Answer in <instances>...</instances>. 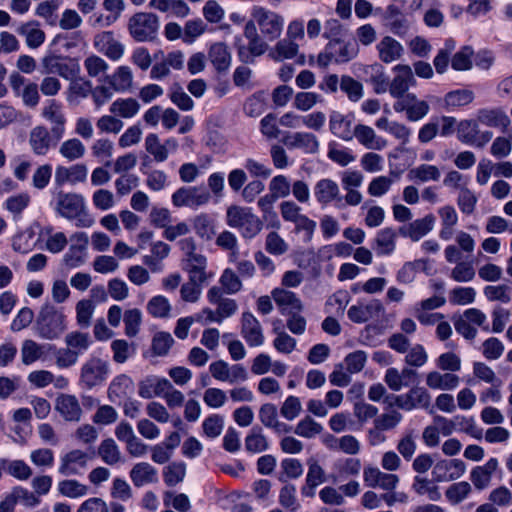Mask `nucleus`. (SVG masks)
I'll return each mask as SVG.
<instances>
[{"label":"nucleus","instance_id":"obj_24","mask_svg":"<svg viewBox=\"0 0 512 512\" xmlns=\"http://www.w3.org/2000/svg\"><path fill=\"white\" fill-rule=\"evenodd\" d=\"M352 124L353 118L351 115H345L339 111H332L329 115L330 132L343 141L353 139L354 128Z\"/></svg>","mask_w":512,"mask_h":512},{"label":"nucleus","instance_id":"obj_1","mask_svg":"<svg viewBox=\"0 0 512 512\" xmlns=\"http://www.w3.org/2000/svg\"><path fill=\"white\" fill-rule=\"evenodd\" d=\"M55 211L65 219L75 220L77 227L89 228L94 224V218L89 214L81 194L60 191L56 197Z\"/></svg>","mask_w":512,"mask_h":512},{"label":"nucleus","instance_id":"obj_34","mask_svg":"<svg viewBox=\"0 0 512 512\" xmlns=\"http://www.w3.org/2000/svg\"><path fill=\"white\" fill-rule=\"evenodd\" d=\"M384 19L387 21V25L392 33L399 36L407 33L409 23L396 5L390 4L387 6Z\"/></svg>","mask_w":512,"mask_h":512},{"label":"nucleus","instance_id":"obj_58","mask_svg":"<svg viewBox=\"0 0 512 512\" xmlns=\"http://www.w3.org/2000/svg\"><path fill=\"white\" fill-rule=\"evenodd\" d=\"M186 475V465L183 462H172L164 468L163 477L168 486L182 482Z\"/></svg>","mask_w":512,"mask_h":512},{"label":"nucleus","instance_id":"obj_59","mask_svg":"<svg viewBox=\"0 0 512 512\" xmlns=\"http://www.w3.org/2000/svg\"><path fill=\"white\" fill-rule=\"evenodd\" d=\"M265 250L274 256H281L289 250L288 243L275 231L269 232L265 238Z\"/></svg>","mask_w":512,"mask_h":512},{"label":"nucleus","instance_id":"obj_10","mask_svg":"<svg viewBox=\"0 0 512 512\" xmlns=\"http://www.w3.org/2000/svg\"><path fill=\"white\" fill-rule=\"evenodd\" d=\"M394 404L405 411L427 409L431 404V395L426 388L414 386L406 394L394 396Z\"/></svg>","mask_w":512,"mask_h":512},{"label":"nucleus","instance_id":"obj_26","mask_svg":"<svg viewBox=\"0 0 512 512\" xmlns=\"http://www.w3.org/2000/svg\"><path fill=\"white\" fill-rule=\"evenodd\" d=\"M498 468L496 458L489 459L484 465L474 467L470 472V480L477 490H484L489 487L492 476Z\"/></svg>","mask_w":512,"mask_h":512},{"label":"nucleus","instance_id":"obj_13","mask_svg":"<svg viewBox=\"0 0 512 512\" xmlns=\"http://www.w3.org/2000/svg\"><path fill=\"white\" fill-rule=\"evenodd\" d=\"M363 479L368 487L387 491L394 490L399 483V477L396 474L386 473L372 466L364 468Z\"/></svg>","mask_w":512,"mask_h":512},{"label":"nucleus","instance_id":"obj_63","mask_svg":"<svg viewBox=\"0 0 512 512\" xmlns=\"http://www.w3.org/2000/svg\"><path fill=\"white\" fill-rule=\"evenodd\" d=\"M474 100V94L470 90L460 89L447 93L444 101L447 107H460L470 104Z\"/></svg>","mask_w":512,"mask_h":512},{"label":"nucleus","instance_id":"obj_33","mask_svg":"<svg viewBox=\"0 0 512 512\" xmlns=\"http://www.w3.org/2000/svg\"><path fill=\"white\" fill-rule=\"evenodd\" d=\"M70 84L67 89V102L70 104H79L80 101L92 92V84L89 80L78 75L68 79Z\"/></svg>","mask_w":512,"mask_h":512},{"label":"nucleus","instance_id":"obj_51","mask_svg":"<svg viewBox=\"0 0 512 512\" xmlns=\"http://www.w3.org/2000/svg\"><path fill=\"white\" fill-rule=\"evenodd\" d=\"M219 283L221 285L219 287L222 289L223 294L233 295L240 292L243 288V284L239 276L230 268H227L222 272L219 278Z\"/></svg>","mask_w":512,"mask_h":512},{"label":"nucleus","instance_id":"obj_37","mask_svg":"<svg viewBox=\"0 0 512 512\" xmlns=\"http://www.w3.org/2000/svg\"><path fill=\"white\" fill-rule=\"evenodd\" d=\"M209 60L218 72L228 70L231 65V54L223 42H217L210 46L208 52Z\"/></svg>","mask_w":512,"mask_h":512},{"label":"nucleus","instance_id":"obj_45","mask_svg":"<svg viewBox=\"0 0 512 512\" xmlns=\"http://www.w3.org/2000/svg\"><path fill=\"white\" fill-rule=\"evenodd\" d=\"M208 279H198L197 277H190L187 282L182 284L180 288L181 299L185 302L195 303L199 300L202 293V285Z\"/></svg>","mask_w":512,"mask_h":512},{"label":"nucleus","instance_id":"obj_27","mask_svg":"<svg viewBox=\"0 0 512 512\" xmlns=\"http://www.w3.org/2000/svg\"><path fill=\"white\" fill-rule=\"evenodd\" d=\"M353 137L359 144L369 150H382L387 146V141L378 136L374 129L368 125L357 124L354 127Z\"/></svg>","mask_w":512,"mask_h":512},{"label":"nucleus","instance_id":"obj_42","mask_svg":"<svg viewBox=\"0 0 512 512\" xmlns=\"http://www.w3.org/2000/svg\"><path fill=\"white\" fill-rule=\"evenodd\" d=\"M473 486L467 481L455 482L445 490V497L451 505H458L472 493Z\"/></svg>","mask_w":512,"mask_h":512},{"label":"nucleus","instance_id":"obj_9","mask_svg":"<svg viewBox=\"0 0 512 512\" xmlns=\"http://www.w3.org/2000/svg\"><path fill=\"white\" fill-rule=\"evenodd\" d=\"M393 109L398 113L404 112L409 121L417 122L428 115L430 105L427 101L419 99L416 94L410 93L396 101Z\"/></svg>","mask_w":512,"mask_h":512},{"label":"nucleus","instance_id":"obj_48","mask_svg":"<svg viewBox=\"0 0 512 512\" xmlns=\"http://www.w3.org/2000/svg\"><path fill=\"white\" fill-rule=\"evenodd\" d=\"M140 109V104L133 98L118 99L110 106V112L122 118L135 116Z\"/></svg>","mask_w":512,"mask_h":512},{"label":"nucleus","instance_id":"obj_16","mask_svg":"<svg viewBox=\"0 0 512 512\" xmlns=\"http://www.w3.org/2000/svg\"><path fill=\"white\" fill-rule=\"evenodd\" d=\"M89 459L86 452L80 449L71 450L61 457L58 471L63 476L80 474L87 467Z\"/></svg>","mask_w":512,"mask_h":512},{"label":"nucleus","instance_id":"obj_62","mask_svg":"<svg viewBox=\"0 0 512 512\" xmlns=\"http://www.w3.org/2000/svg\"><path fill=\"white\" fill-rule=\"evenodd\" d=\"M473 49L469 46L461 48L451 59V66L456 71H466L472 68Z\"/></svg>","mask_w":512,"mask_h":512},{"label":"nucleus","instance_id":"obj_47","mask_svg":"<svg viewBox=\"0 0 512 512\" xmlns=\"http://www.w3.org/2000/svg\"><path fill=\"white\" fill-rule=\"evenodd\" d=\"M412 489L418 495H426L430 501H438L441 498L439 487L426 477L416 476L412 484Z\"/></svg>","mask_w":512,"mask_h":512},{"label":"nucleus","instance_id":"obj_11","mask_svg":"<svg viewBox=\"0 0 512 512\" xmlns=\"http://www.w3.org/2000/svg\"><path fill=\"white\" fill-rule=\"evenodd\" d=\"M44 72L47 74H58L68 80L79 75L80 66L73 59H64L60 56L50 55L42 60Z\"/></svg>","mask_w":512,"mask_h":512},{"label":"nucleus","instance_id":"obj_7","mask_svg":"<svg viewBox=\"0 0 512 512\" xmlns=\"http://www.w3.org/2000/svg\"><path fill=\"white\" fill-rule=\"evenodd\" d=\"M109 364L98 357L88 359L81 367L80 381L87 389H92L106 381Z\"/></svg>","mask_w":512,"mask_h":512},{"label":"nucleus","instance_id":"obj_64","mask_svg":"<svg viewBox=\"0 0 512 512\" xmlns=\"http://www.w3.org/2000/svg\"><path fill=\"white\" fill-rule=\"evenodd\" d=\"M94 312L93 302L89 299H82L76 304L77 324L82 328H88Z\"/></svg>","mask_w":512,"mask_h":512},{"label":"nucleus","instance_id":"obj_38","mask_svg":"<svg viewBox=\"0 0 512 512\" xmlns=\"http://www.w3.org/2000/svg\"><path fill=\"white\" fill-rule=\"evenodd\" d=\"M299 51V46L297 43L292 41L291 39H281L279 40L275 46L269 51L268 56L277 62L292 59L294 58Z\"/></svg>","mask_w":512,"mask_h":512},{"label":"nucleus","instance_id":"obj_39","mask_svg":"<svg viewBox=\"0 0 512 512\" xmlns=\"http://www.w3.org/2000/svg\"><path fill=\"white\" fill-rule=\"evenodd\" d=\"M58 152L64 159L73 162L85 155L86 148L80 139L73 137L63 141Z\"/></svg>","mask_w":512,"mask_h":512},{"label":"nucleus","instance_id":"obj_14","mask_svg":"<svg viewBox=\"0 0 512 512\" xmlns=\"http://www.w3.org/2000/svg\"><path fill=\"white\" fill-rule=\"evenodd\" d=\"M382 303L373 299L368 303H358L348 309L347 316L354 323H365L371 319L378 318L384 313Z\"/></svg>","mask_w":512,"mask_h":512},{"label":"nucleus","instance_id":"obj_12","mask_svg":"<svg viewBox=\"0 0 512 512\" xmlns=\"http://www.w3.org/2000/svg\"><path fill=\"white\" fill-rule=\"evenodd\" d=\"M466 472V464L461 459L439 460L432 471L437 482H451L460 479Z\"/></svg>","mask_w":512,"mask_h":512},{"label":"nucleus","instance_id":"obj_4","mask_svg":"<svg viewBox=\"0 0 512 512\" xmlns=\"http://www.w3.org/2000/svg\"><path fill=\"white\" fill-rule=\"evenodd\" d=\"M65 316L53 306L42 307L36 321V330L41 338L53 340L65 330Z\"/></svg>","mask_w":512,"mask_h":512},{"label":"nucleus","instance_id":"obj_18","mask_svg":"<svg viewBox=\"0 0 512 512\" xmlns=\"http://www.w3.org/2000/svg\"><path fill=\"white\" fill-rule=\"evenodd\" d=\"M42 116L52 124L51 133L56 141L62 139L65 133L66 117L62 106L56 100H50L42 109Z\"/></svg>","mask_w":512,"mask_h":512},{"label":"nucleus","instance_id":"obj_52","mask_svg":"<svg viewBox=\"0 0 512 512\" xmlns=\"http://www.w3.org/2000/svg\"><path fill=\"white\" fill-rule=\"evenodd\" d=\"M45 354L44 346L34 340L27 339L21 347V358L24 365H31Z\"/></svg>","mask_w":512,"mask_h":512},{"label":"nucleus","instance_id":"obj_20","mask_svg":"<svg viewBox=\"0 0 512 512\" xmlns=\"http://www.w3.org/2000/svg\"><path fill=\"white\" fill-rule=\"evenodd\" d=\"M241 335L250 347H258L264 343L261 324L250 312H244L242 314Z\"/></svg>","mask_w":512,"mask_h":512},{"label":"nucleus","instance_id":"obj_53","mask_svg":"<svg viewBox=\"0 0 512 512\" xmlns=\"http://www.w3.org/2000/svg\"><path fill=\"white\" fill-rule=\"evenodd\" d=\"M182 266L190 277H197L198 279H209L212 276L206 270L207 258L203 254L193 258Z\"/></svg>","mask_w":512,"mask_h":512},{"label":"nucleus","instance_id":"obj_60","mask_svg":"<svg viewBox=\"0 0 512 512\" xmlns=\"http://www.w3.org/2000/svg\"><path fill=\"white\" fill-rule=\"evenodd\" d=\"M147 311L155 318H165L170 314L171 305L166 297L158 295L148 301Z\"/></svg>","mask_w":512,"mask_h":512},{"label":"nucleus","instance_id":"obj_46","mask_svg":"<svg viewBox=\"0 0 512 512\" xmlns=\"http://www.w3.org/2000/svg\"><path fill=\"white\" fill-rule=\"evenodd\" d=\"M17 32L25 37L26 44L30 48L39 47L45 40L44 32L38 28L35 22H28L18 27Z\"/></svg>","mask_w":512,"mask_h":512},{"label":"nucleus","instance_id":"obj_30","mask_svg":"<svg viewBox=\"0 0 512 512\" xmlns=\"http://www.w3.org/2000/svg\"><path fill=\"white\" fill-rule=\"evenodd\" d=\"M271 294L283 315L300 312L303 309L301 300L291 291L275 288Z\"/></svg>","mask_w":512,"mask_h":512},{"label":"nucleus","instance_id":"obj_36","mask_svg":"<svg viewBox=\"0 0 512 512\" xmlns=\"http://www.w3.org/2000/svg\"><path fill=\"white\" fill-rule=\"evenodd\" d=\"M477 122L493 128H506L509 123V117L500 108L481 109L477 113Z\"/></svg>","mask_w":512,"mask_h":512},{"label":"nucleus","instance_id":"obj_22","mask_svg":"<svg viewBox=\"0 0 512 512\" xmlns=\"http://www.w3.org/2000/svg\"><path fill=\"white\" fill-rule=\"evenodd\" d=\"M88 170L84 164H75L69 167L58 165L55 169L54 183L58 187L70 183L72 185L86 180Z\"/></svg>","mask_w":512,"mask_h":512},{"label":"nucleus","instance_id":"obj_31","mask_svg":"<svg viewBox=\"0 0 512 512\" xmlns=\"http://www.w3.org/2000/svg\"><path fill=\"white\" fill-rule=\"evenodd\" d=\"M282 141L287 147L300 148L306 153H316L319 147L317 137L308 132L287 134Z\"/></svg>","mask_w":512,"mask_h":512},{"label":"nucleus","instance_id":"obj_3","mask_svg":"<svg viewBox=\"0 0 512 512\" xmlns=\"http://www.w3.org/2000/svg\"><path fill=\"white\" fill-rule=\"evenodd\" d=\"M251 17L257 23L261 35L267 41H275L282 35L284 18L277 12L255 5L251 9Z\"/></svg>","mask_w":512,"mask_h":512},{"label":"nucleus","instance_id":"obj_28","mask_svg":"<svg viewBox=\"0 0 512 512\" xmlns=\"http://www.w3.org/2000/svg\"><path fill=\"white\" fill-rule=\"evenodd\" d=\"M129 477L135 487H143L158 482V471L148 462H138L131 468Z\"/></svg>","mask_w":512,"mask_h":512},{"label":"nucleus","instance_id":"obj_57","mask_svg":"<svg viewBox=\"0 0 512 512\" xmlns=\"http://www.w3.org/2000/svg\"><path fill=\"white\" fill-rule=\"evenodd\" d=\"M340 89L346 93L348 99L357 102L363 97V85L348 75H343L340 79Z\"/></svg>","mask_w":512,"mask_h":512},{"label":"nucleus","instance_id":"obj_29","mask_svg":"<svg viewBox=\"0 0 512 512\" xmlns=\"http://www.w3.org/2000/svg\"><path fill=\"white\" fill-rule=\"evenodd\" d=\"M379 59L386 63L399 60L404 52L402 44L391 36L383 37L376 45Z\"/></svg>","mask_w":512,"mask_h":512},{"label":"nucleus","instance_id":"obj_21","mask_svg":"<svg viewBox=\"0 0 512 512\" xmlns=\"http://www.w3.org/2000/svg\"><path fill=\"white\" fill-rule=\"evenodd\" d=\"M59 141L53 137L51 131L44 126L34 127L29 134V144L32 151L39 156H45Z\"/></svg>","mask_w":512,"mask_h":512},{"label":"nucleus","instance_id":"obj_5","mask_svg":"<svg viewBox=\"0 0 512 512\" xmlns=\"http://www.w3.org/2000/svg\"><path fill=\"white\" fill-rule=\"evenodd\" d=\"M158 28V17L152 13H136L128 22L129 33L138 42L154 40L157 35Z\"/></svg>","mask_w":512,"mask_h":512},{"label":"nucleus","instance_id":"obj_17","mask_svg":"<svg viewBox=\"0 0 512 512\" xmlns=\"http://www.w3.org/2000/svg\"><path fill=\"white\" fill-rule=\"evenodd\" d=\"M207 299L212 305H216V311L220 322L233 316L238 310V304L234 299L224 297L223 291L218 286H212L207 291Z\"/></svg>","mask_w":512,"mask_h":512},{"label":"nucleus","instance_id":"obj_32","mask_svg":"<svg viewBox=\"0 0 512 512\" xmlns=\"http://www.w3.org/2000/svg\"><path fill=\"white\" fill-rule=\"evenodd\" d=\"M105 82L116 92H125L133 86V73L129 66H119L112 75L105 77Z\"/></svg>","mask_w":512,"mask_h":512},{"label":"nucleus","instance_id":"obj_61","mask_svg":"<svg viewBox=\"0 0 512 512\" xmlns=\"http://www.w3.org/2000/svg\"><path fill=\"white\" fill-rule=\"evenodd\" d=\"M322 430L323 427L321 424L310 416H306L298 422L294 432L301 437L310 439L320 434Z\"/></svg>","mask_w":512,"mask_h":512},{"label":"nucleus","instance_id":"obj_56","mask_svg":"<svg viewBox=\"0 0 512 512\" xmlns=\"http://www.w3.org/2000/svg\"><path fill=\"white\" fill-rule=\"evenodd\" d=\"M269 444L260 428H253L245 438V448L251 453H261L268 449Z\"/></svg>","mask_w":512,"mask_h":512},{"label":"nucleus","instance_id":"obj_15","mask_svg":"<svg viewBox=\"0 0 512 512\" xmlns=\"http://www.w3.org/2000/svg\"><path fill=\"white\" fill-rule=\"evenodd\" d=\"M313 194L321 207H326L333 202H340L342 200L338 183L330 178L318 180L313 187Z\"/></svg>","mask_w":512,"mask_h":512},{"label":"nucleus","instance_id":"obj_50","mask_svg":"<svg viewBox=\"0 0 512 512\" xmlns=\"http://www.w3.org/2000/svg\"><path fill=\"white\" fill-rule=\"evenodd\" d=\"M244 50V47L239 48V56L243 61L249 63L253 62L254 57H259L266 53L269 50V45L267 44L266 39L263 38L262 35H259L248 40L247 51L252 56L251 59H249V55H245Z\"/></svg>","mask_w":512,"mask_h":512},{"label":"nucleus","instance_id":"obj_43","mask_svg":"<svg viewBox=\"0 0 512 512\" xmlns=\"http://www.w3.org/2000/svg\"><path fill=\"white\" fill-rule=\"evenodd\" d=\"M58 492L67 498L76 499L86 496L89 487L76 479H64L58 482Z\"/></svg>","mask_w":512,"mask_h":512},{"label":"nucleus","instance_id":"obj_49","mask_svg":"<svg viewBox=\"0 0 512 512\" xmlns=\"http://www.w3.org/2000/svg\"><path fill=\"white\" fill-rule=\"evenodd\" d=\"M98 454L108 465H115L121 460V451L112 438H107L98 447Z\"/></svg>","mask_w":512,"mask_h":512},{"label":"nucleus","instance_id":"obj_55","mask_svg":"<svg viewBox=\"0 0 512 512\" xmlns=\"http://www.w3.org/2000/svg\"><path fill=\"white\" fill-rule=\"evenodd\" d=\"M479 122L477 120H464L458 126V138L466 144H476L478 141Z\"/></svg>","mask_w":512,"mask_h":512},{"label":"nucleus","instance_id":"obj_2","mask_svg":"<svg viewBox=\"0 0 512 512\" xmlns=\"http://www.w3.org/2000/svg\"><path fill=\"white\" fill-rule=\"evenodd\" d=\"M225 221L230 228L238 230L244 239L256 237L263 228V222L251 208L239 205L227 208Z\"/></svg>","mask_w":512,"mask_h":512},{"label":"nucleus","instance_id":"obj_41","mask_svg":"<svg viewBox=\"0 0 512 512\" xmlns=\"http://www.w3.org/2000/svg\"><path fill=\"white\" fill-rule=\"evenodd\" d=\"M441 177L440 169L431 164L418 165L408 172V178L412 181L419 182H437Z\"/></svg>","mask_w":512,"mask_h":512},{"label":"nucleus","instance_id":"obj_6","mask_svg":"<svg viewBox=\"0 0 512 512\" xmlns=\"http://www.w3.org/2000/svg\"><path fill=\"white\" fill-rule=\"evenodd\" d=\"M171 200L173 205L177 208L188 207L197 209L210 202L211 194L209 190L204 187H181L172 194Z\"/></svg>","mask_w":512,"mask_h":512},{"label":"nucleus","instance_id":"obj_35","mask_svg":"<svg viewBox=\"0 0 512 512\" xmlns=\"http://www.w3.org/2000/svg\"><path fill=\"white\" fill-rule=\"evenodd\" d=\"M460 382L459 376L453 373L431 371L426 375V385L431 389L453 390Z\"/></svg>","mask_w":512,"mask_h":512},{"label":"nucleus","instance_id":"obj_54","mask_svg":"<svg viewBox=\"0 0 512 512\" xmlns=\"http://www.w3.org/2000/svg\"><path fill=\"white\" fill-rule=\"evenodd\" d=\"M476 275L474 264L472 261L458 262L451 270L450 278L456 282L467 283L471 282Z\"/></svg>","mask_w":512,"mask_h":512},{"label":"nucleus","instance_id":"obj_8","mask_svg":"<svg viewBox=\"0 0 512 512\" xmlns=\"http://www.w3.org/2000/svg\"><path fill=\"white\" fill-rule=\"evenodd\" d=\"M394 77L389 83V93L396 99L400 100L404 96L410 94L408 90L416 85V79L412 68L407 64H398L393 67Z\"/></svg>","mask_w":512,"mask_h":512},{"label":"nucleus","instance_id":"obj_23","mask_svg":"<svg viewBox=\"0 0 512 512\" xmlns=\"http://www.w3.org/2000/svg\"><path fill=\"white\" fill-rule=\"evenodd\" d=\"M55 410L65 421L78 422L82 417L81 405L71 394H59L55 400Z\"/></svg>","mask_w":512,"mask_h":512},{"label":"nucleus","instance_id":"obj_40","mask_svg":"<svg viewBox=\"0 0 512 512\" xmlns=\"http://www.w3.org/2000/svg\"><path fill=\"white\" fill-rule=\"evenodd\" d=\"M323 36L328 39L326 49L333 51L346 36V30L337 19H329L325 22Z\"/></svg>","mask_w":512,"mask_h":512},{"label":"nucleus","instance_id":"obj_19","mask_svg":"<svg viewBox=\"0 0 512 512\" xmlns=\"http://www.w3.org/2000/svg\"><path fill=\"white\" fill-rule=\"evenodd\" d=\"M95 48L113 61L119 60L125 51L124 45L115 39L110 31L97 34L94 37Z\"/></svg>","mask_w":512,"mask_h":512},{"label":"nucleus","instance_id":"obj_44","mask_svg":"<svg viewBox=\"0 0 512 512\" xmlns=\"http://www.w3.org/2000/svg\"><path fill=\"white\" fill-rule=\"evenodd\" d=\"M396 232L392 228L380 230L375 238V249L378 255H389L395 249Z\"/></svg>","mask_w":512,"mask_h":512},{"label":"nucleus","instance_id":"obj_25","mask_svg":"<svg viewBox=\"0 0 512 512\" xmlns=\"http://www.w3.org/2000/svg\"><path fill=\"white\" fill-rule=\"evenodd\" d=\"M435 222V216L433 214H427L423 218L416 219L408 225L401 227L400 234L417 242L433 230Z\"/></svg>","mask_w":512,"mask_h":512}]
</instances>
